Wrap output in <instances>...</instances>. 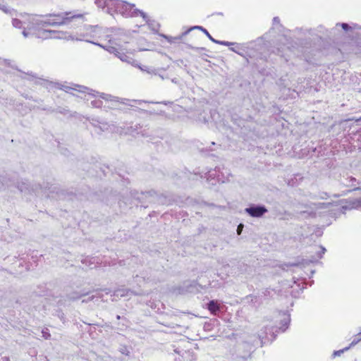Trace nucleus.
Wrapping results in <instances>:
<instances>
[{
  "label": "nucleus",
  "mask_w": 361,
  "mask_h": 361,
  "mask_svg": "<svg viewBox=\"0 0 361 361\" xmlns=\"http://www.w3.org/2000/svg\"><path fill=\"white\" fill-rule=\"evenodd\" d=\"M242 228H243V225L242 224H240L238 227V229H237V232H238V234L240 235L241 231H242Z\"/></svg>",
  "instance_id": "aec40b11"
},
{
  "label": "nucleus",
  "mask_w": 361,
  "mask_h": 361,
  "mask_svg": "<svg viewBox=\"0 0 361 361\" xmlns=\"http://www.w3.org/2000/svg\"><path fill=\"white\" fill-rule=\"evenodd\" d=\"M4 361H8V359L7 357H4Z\"/></svg>",
  "instance_id": "bb28decb"
},
{
  "label": "nucleus",
  "mask_w": 361,
  "mask_h": 361,
  "mask_svg": "<svg viewBox=\"0 0 361 361\" xmlns=\"http://www.w3.org/2000/svg\"><path fill=\"white\" fill-rule=\"evenodd\" d=\"M215 43L218 44L227 46V47L234 46L235 44V43H234V42H226V41H219V40L215 41Z\"/></svg>",
  "instance_id": "4468645a"
},
{
  "label": "nucleus",
  "mask_w": 361,
  "mask_h": 361,
  "mask_svg": "<svg viewBox=\"0 0 361 361\" xmlns=\"http://www.w3.org/2000/svg\"><path fill=\"white\" fill-rule=\"evenodd\" d=\"M81 262L87 267H92V266L94 264V258L86 257L81 260Z\"/></svg>",
  "instance_id": "f8f14e48"
},
{
  "label": "nucleus",
  "mask_w": 361,
  "mask_h": 361,
  "mask_svg": "<svg viewBox=\"0 0 361 361\" xmlns=\"http://www.w3.org/2000/svg\"><path fill=\"white\" fill-rule=\"evenodd\" d=\"M140 16L143 18V20L152 30L154 32L158 30L159 25L154 20H151L148 18L147 13H145L144 11L140 12Z\"/></svg>",
  "instance_id": "0eeeda50"
},
{
  "label": "nucleus",
  "mask_w": 361,
  "mask_h": 361,
  "mask_svg": "<svg viewBox=\"0 0 361 361\" xmlns=\"http://www.w3.org/2000/svg\"><path fill=\"white\" fill-rule=\"evenodd\" d=\"M126 36L122 33H115L110 37L109 44L104 47V49L108 52L114 54L121 61L130 63L133 66L137 67L142 71L148 73H153L154 71L147 66H142L137 64L130 56L128 55V49L127 48L128 42L125 40Z\"/></svg>",
  "instance_id": "7ed1b4c3"
},
{
  "label": "nucleus",
  "mask_w": 361,
  "mask_h": 361,
  "mask_svg": "<svg viewBox=\"0 0 361 361\" xmlns=\"http://www.w3.org/2000/svg\"><path fill=\"white\" fill-rule=\"evenodd\" d=\"M269 333H266L265 336L260 335L259 337L262 338V343H266L267 341H272L275 338V334L273 330L269 329Z\"/></svg>",
  "instance_id": "9d476101"
},
{
  "label": "nucleus",
  "mask_w": 361,
  "mask_h": 361,
  "mask_svg": "<svg viewBox=\"0 0 361 361\" xmlns=\"http://www.w3.org/2000/svg\"><path fill=\"white\" fill-rule=\"evenodd\" d=\"M360 335H361V332L359 334V336ZM359 342H361V337L353 339V341L351 342V343H350L349 347L345 348L343 350L335 351L334 353V354H333L334 356L336 357V356L341 355V354L343 353L344 351L348 350L351 346H354L355 345H356Z\"/></svg>",
  "instance_id": "1a4fd4ad"
},
{
  "label": "nucleus",
  "mask_w": 361,
  "mask_h": 361,
  "mask_svg": "<svg viewBox=\"0 0 361 361\" xmlns=\"http://www.w3.org/2000/svg\"><path fill=\"white\" fill-rule=\"evenodd\" d=\"M161 36H162L163 37H164L165 39H166L167 40L170 41L169 37L168 36H166V35H161Z\"/></svg>",
  "instance_id": "a878e982"
},
{
  "label": "nucleus",
  "mask_w": 361,
  "mask_h": 361,
  "mask_svg": "<svg viewBox=\"0 0 361 361\" xmlns=\"http://www.w3.org/2000/svg\"><path fill=\"white\" fill-rule=\"evenodd\" d=\"M191 29H197V30H200L203 32V30H205L204 28H203L201 26H194L193 27H192Z\"/></svg>",
  "instance_id": "4be33fe9"
},
{
  "label": "nucleus",
  "mask_w": 361,
  "mask_h": 361,
  "mask_svg": "<svg viewBox=\"0 0 361 361\" xmlns=\"http://www.w3.org/2000/svg\"><path fill=\"white\" fill-rule=\"evenodd\" d=\"M95 4L100 8L106 9L111 15L121 14L125 18L140 16L142 11L135 8V5L123 0H95Z\"/></svg>",
  "instance_id": "20e7f679"
},
{
  "label": "nucleus",
  "mask_w": 361,
  "mask_h": 361,
  "mask_svg": "<svg viewBox=\"0 0 361 361\" xmlns=\"http://www.w3.org/2000/svg\"><path fill=\"white\" fill-rule=\"evenodd\" d=\"M203 32L207 36V37L211 40L213 42L215 43V41H216V39H214L211 35L208 32V31L205 29V30H203Z\"/></svg>",
  "instance_id": "f3484780"
},
{
  "label": "nucleus",
  "mask_w": 361,
  "mask_h": 361,
  "mask_svg": "<svg viewBox=\"0 0 361 361\" xmlns=\"http://www.w3.org/2000/svg\"><path fill=\"white\" fill-rule=\"evenodd\" d=\"M235 45L236 46V47H231V48H230V49H231V51H234V52H235V53H237V54H240V55H243V54L240 52V51H239V47H240V45H239V44H235Z\"/></svg>",
  "instance_id": "dca6fc26"
},
{
  "label": "nucleus",
  "mask_w": 361,
  "mask_h": 361,
  "mask_svg": "<svg viewBox=\"0 0 361 361\" xmlns=\"http://www.w3.org/2000/svg\"><path fill=\"white\" fill-rule=\"evenodd\" d=\"M116 294V295H120L121 297L125 295L123 290H117Z\"/></svg>",
  "instance_id": "412c9836"
},
{
  "label": "nucleus",
  "mask_w": 361,
  "mask_h": 361,
  "mask_svg": "<svg viewBox=\"0 0 361 361\" xmlns=\"http://www.w3.org/2000/svg\"><path fill=\"white\" fill-rule=\"evenodd\" d=\"M0 8L1 10H3L4 11L7 12V10L6 9V6L3 4H0Z\"/></svg>",
  "instance_id": "5701e85b"
},
{
  "label": "nucleus",
  "mask_w": 361,
  "mask_h": 361,
  "mask_svg": "<svg viewBox=\"0 0 361 361\" xmlns=\"http://www.w3.org/2000/svg\"><path fill=\"white\" fill-rule=\"evenodd\" d=\"M350 181L352 182V184L353 185V183L356 181V179L355 178L350 177Z\"/></svg>",
  "instance_id": "393cba45"
},
{
  "label": "nucleus",
  "mask_w": 361,
  "mask_h": 361,
  "mask_svg": "<svg viewBox=\"0 0 361 361\" xmlns=\"http://www.w3.org/2000/svg\"><path fill=\"white\" fill-rule=\"evenodd\" d=\"M338 25H341L344 30H348L349 29H351V28L355 29L357 27V25H353V27H351L347 23H341V24L336 25V26H338Z\"/></svg>",
  "instance_id": "ddd939ff"
},
{
  "label": "nucleus",
  "mask_w": 361,
  "mask_h": 361,
  "mask_svg": "<svg viewBox=\"0 0 361 361\" xmlns=\"http://www.w3.org/2000/svg\"><path fill=\"white\" fill-rule=\"evenodd\" d=\"M359 29H360V30H361V27H359Z\"/></svg>",
  "instance_id": "cd10ccee"
},
{
  "label": "nucleus",
  "mask_w": 361,
  "mask_h": 361,
  "mask_svg": "<svg viewBox=\"0 0 361 361\" xmlns=\"http://www.w3.org/2000/svg\"><path fill=\"white\" fill-rule=\"evenodd\" d=\"M42 336L45 339H49L51 337L50 334L49 333V331L47 329H44L42 331Z\"/></svg>",
  "instance_id": "2eb2a0df"
},
{
  "label": "nucleus",
  "mask_w": 361,
  "mask_h": 361,
  "mask_svg": "<svg viewBox=\"0 0 361 361\" xmlns=\"http://www.w3.org/2000/svg\"><path fill=\"white\" fill-rule=\"evenodd\" d=\"M109 29L98 25H83L72 30H52L38 29L35 34L37 38L42 39H56L66 42H86L97 45L104 49L102 45L96 40H106L109 37Z\"/></svg>",
  "instance_id": "f257e3e1"
},
{
  "label": "nucleus",
  "mask_w": 361,
  "mask_h": 361,
  "mask_svg": "<svg viewBox=\"0 0 361 361\" xmlns=\"http://www.w3.org/2000/svg\"><path fill=\"white\" fill-rule=\"evenodd\" d=\"M84 13H72L71 12H65L59 14H53L47 16L42 20L36 19L33 16H27L23 19H13L12 24L16 28H22L23 35L25 37L35 36L36 30L38 29H44L47 25L53 26H60L69 24L75 18H83L86 15Z\"/></svg>",
  "instance_id": "f03ea898"
},
{
  "label": "nucleus",
  "mask_w": 361,
  "mask_h": 361,
  "mask_svg": "<svg viewBox=\"0 0 361 361\" xmlns=\"http://www.w3.org/2000/svg\"><path fill=\"white\" fill-rule=\"evenodd\" d=\"M281 325L277 327L281 331H285L290 323V316L286 313H282L281 314Z\"/></svg>",
  "instance_id": "6e6552de"
},
{
  "label": "nucleus",
  "mask_w": 361,
  "mask_h": 361,
  "mask_svg": "<svg viewBox=\"0 0 361 361\" xmlns=\"http://www.w3.org/2000/svg\"><path fill=\"white\" fill-rule=\"evenodd\" d=\"M329 204V203H325V202L319 203V204H318V207H319V208L327 207V206H328Z\"/></svg>",
  "instance_id": "6ab92c4d"
},
{
  "label": "nucleus",
  "mask_w": 361,
  "mask_h": 361,
  "mask_svg": "<svg viewBox=\"0 0 361 361\" xmlns=\"http://www.w3.org/2000/svg\"><path fill=\"white\" fill-rule=\"evenodd\" d=\"M61 90H63L66 92L71 93L72 90H75L79 92L85 94V99L89 101L91 100V104L94 107L99 108L103 104V101H111L115 102L117 101L116 98L112 97L109 94H106L104 93H99L92 90H90L86 87L81 86L76 84H72L71 85H68L66 84L61 85L59 87Z\"/></svg>",
  "instance_id": "39448f33"
},
{
  "label": "nucleus",
  "mask_w": 361,
  "mask_h": 361,
  "mask_svg": "<svg viewBox=\"0 0 361 361\" xmlns=\"http://www.w3.org/2000/svg\"><path fill=\"white\" fill-rule=\"evenodd\" d=\"M208 309L212 313L216 314L219 310V305L216 302L212 300L208 304Z\"/></svg>",
  "instance_id": "9b49d317"
},
{
  "label": "nucleus",
  "mask_w": 361,
  "mask_h": 361,
  "mask_svg": "<svg viewBox=\"0 0 361 361\" xmlns=\"http://www.w3.org/2000/svg\"><path fill=\"white\" fill-rule=\"evenodd\" d=\"M325 251H326V249L324 247H320V251H319V252L318 254V257L319 258H322L323 255L324 254Z\"/></svg>",
  "instance_id": "a211bd4d"
},
{
  "label": "nucleus",
  "mask_w": 361,
  "mask_h": 361,
  "mask_svg": "<svg viewBox=\"0 0 361 361\" xmlns=\"http://www.w3.org/2000/svg\"><path fill=\"white\" fill-rule=\"evenodd\" d=\"M273 21L274 23H279V18L278 17H275V18H274Z\"/></svg>",
  "instance_id": "b1692460"
},
{
  "label": "nucleus",
  "mask_w": 361,
  "mask_h": 361,
  "mask_svg": "<svg viewBox=\"0 0 361 361\" xmlns=\"http://www.w3.org/2000/svg\"><path fill=\"white\" fill-rule=\"evenodd\" d=\"M245 212L251 216L260 217L267 212V209L262 206H255L246 208Z\"/></svg>",
  "instance_id": "423d86ee"
}]
</instances>
